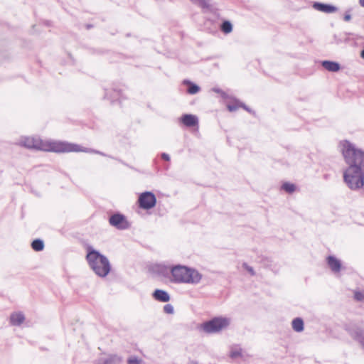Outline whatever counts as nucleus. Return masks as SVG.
Listing matches in <instances>:
<instances>
[{
	"instance_id": "obj_5",
	"label": "nucleus",
	"mask_w": 364,
	"mask_h": 364,
	"mask_svg": "<svg viewBox=\"0 0 364 364\" xmlns=\"http://www.w3.org/2000/svg\"><path fill=\"white\" fill-rule=\"evenodd\" d=\"M230 323V318L218 316L203 323L201 329L207 333H216L227 328Z\"/></svg>"
},
{
	"instance_id": "obj_13",
	"label": "nucleus",
	"mask_w": 364,
	"mask_h": 364,
	"mask_svg": "<svg viewBox=\"0 0 364 364\" xmlns=\"http://www.w3.org/2000/svg\"><path fill=\"white\" fill-rule=\"evenodd\" d=\"M122 357L116 354H112L106 358H100L97 361V364H121Z\"/></svg>"
},
{
	"instance_id": "obj_29",
	"label": "nucleus",
	"mask_w": 364,
	"mask_h": 364,
	"mask_svg": "<svg viewBox=\"0 0 364 364\" xmlns=\"http://www.w3.org/2000/svg\"><path fill=\"white\" fill-rule=\"evenodd\" d=\"M213 91L220 94L224 99H226L228 97V95L220 88L214 87L213 88Z\"/></svg>"
},
{
	"instance_id": "obj_8",
	"label": "nucleus",
	"mask_w": 364,
	"mask_h": 364,
	"mask_svg": "<svg viewBox=\"0 0 364 364\" xmlns=\"http://www.w3.org/2000/svg\"><path fill=\"white\" fill-rule=\"evenodd\" d=\"M346 330L351 336V337L360 342L364 348V331L363 330L355 324H349L346 326Z\"/></svg>"
},
{
	"instance_id": "obj_3",
	"label": "nucleus",
	"mask_w": 364,
	"mask_h": 364,
	"mask_svg": "<svg viewBox=\"0 0 364 364\" xmlns=\"http://www.w3.org/2000/svg\"><path fill=\"white\" fill-rule=\"evenodd\" d=\"M86 259L90 267L100 277H105L111 271V264L107 257L92 247H87Z\"/></svg>"
},
{
	"instance_id": "obj_17",
	"label": "nucleus",
	"mask_w": 364,
	"mask_h": 364,
	"mask_svg": "<svg viewBox=\"0 0 364 364\" xmlns=\"http://www.w3.org/2000/svg\"><path fill=\"white\" fill-rule=\"evenodd\" d=\"M291 326L294 331L301 332L304 330V321L301 318L297 317L293 319Z\"/></svg>"
},
{
	"instance_id": "obj_35",
	"label": "nucleus",
	"mask_w": 364,
	"mask_h": 364,
	"mask_svg": "<svg viewBox=\"0 0 364 364\" xmlns=\"http://www.w3.org/2000/svg\"><path fill=\"white\" fill-rule=\"evenodd\" d=\"M360 57L364 59V49L360 52Z\"/></svg>"
},
{
	"instance_id": "obj_34",
	"label": "nucleus",
	"mask_w": 364,
	"mask_h": 364,
	"mask_svg": "<svg viewBox=\"0 0 364 364\" xmlns=\"http://www.w3.org/2000/svg\"><path fill=\"white\" fill-rule=\"evenodd\" d=\"M358 3L360 6L364 7V0H359Z\"/></svg>"
},
{
	"instance_id": "obj_30",
	"label": "nucleus",
	"mask_w": 364,
	"mask_h": 364,
	"mask_svg": "<svg viewBox=\"0 0 364 364\" xmlns=\"http://www.w3.org/2000/svg\"><path fill=\"white\" fill-rule=\"evenodd\" d=\"M350 11H351L350 9H348V11H346L343 16V20L346 22H348L351 20V15L350 14Z\"/></svg>"
},
{
	"instance_id": "obj_23",
	"label": "nucleus",
	"mask_w": 364,
	"mask_h": 364,
	"mask_svg": "<svg viewBox=\"0 0 364 364\" xmlns=\"http://www.w3.org/2000/svg\"><path fill=\"white\" fill-rule=\"evenodd\" d=\"M143 360L136 356H130L127 359V364H142Z\"/></svg>"
},
{
	"instance_id": "obj_19",
	"label": "nucleus",
	"mask_w": 364,
	"mask_h": 364,
	"mask_svg": "<svg viewBox=\"0 0 364 364\" xmlns=\"http://www.w3.org/2000/svg\"><path fill=\"white\" fill-rule=\"evenodd\" d=\"M183 84L188 85L187 89V92L191 95L196 94L200 90V87L196 84L191 82L188 80H184L183 82Z\"/></svg>"
},
{
	"instance_id": "obj_25",
	"label": "nucleus",
	"mask_w": 364,
	"mask_h": 364,
	"mask_svg": "<svg viewBox=\"0 0 364 364\" xmlns=\"http://www.w3.org/2000/svg\"><path fill=\"white\" fill-rule=\"evenodd\" d=\"M241 355H242V349L241 348L232 349V350L230 351V356L232 358H236L240 357Z\"/></svg>"
},
{
	"instance_id": "obj_32",
	"label": "nucleus",
	"mask_w": 364,
	"mask_h": 364,
	"mask_svg": "<svg viewBox=\"0 0 364 364\" xmlns=\"http://www.w3.org/2000/svg\"><path fill=\"white\" fill-rule=\"evenodd\" d=\"M355 297L357 300L360 301L363 299V294L361 293H356Z\"/></svg>"
},
{
	"instance_id": "obj_7",
	"label": "nucleus",
	"mask_w": 364,
	"mask_h": 364,
	"mask_svg": "<svg viewBox=\"0 0 364 364\" xmlns=\"http://www.w3.org/2000/svg\"><path fill=\"white\" fill-rule=\"evenodd\" d=\"M109 223L118 230H127L130 226L126 217L119 213L112 215L109 218Z\"/></svg>"
},
{
	"instance_id": "obj_2",
	"label": "nucleus",
	"mask_w": 364,
	"mask_h": 364,
	"mask_svg": "<svg viewBox=\"0 0 364 364\" xmlns=\"http://www.w3.org/2000/svg\"><path fill=\"white\" fill-rule=\"evenodd\" d=\"M20 144L28 149H34L56 153L86 152L106 156L101 151L92 149L84 148L77 144L67 141H43L34 137H24L21 140Z\"/></svg>"
},
{
	"instance_id": "obj_27",
	"label": "nucleus",
	"mask_w": 364,
	"mask_h": 364,
	"mask_svg": "<svg viewBox=\"0 0 364 364\" xmlns=\"http://www.w3.org/2000/svg\"><path fill=\"white\" fill-rule=\"evenodd\" d=\"M164 311L166 314H172L174 312L173 306L170 304H166L164 306Z\"/></svg>"
},
{
	"instance_id": "obj_4",
	"label": "nucleus",
	"mask_w": 364,
	"mask_h": 364,
	"mask_svg": "<svg viewBox=\"0 0 364 364\" xmlns=\"http://www.w3.org/2000/svg\"><path fill=\"white\" fill-rule=\"evenodd\" d=\"M202 275L196 269L183 265L171 267L170 281L175 284H198Z\"/></svg>"
},
{
	"instance_id": "obj_18",
	"label": "nucleus",
	"mask_w": 364,
	"mask_h": 364,
	"mask_svg": "<svg viewBox=\"0 0 364 364\" xmlns=\"http://www.w3.org/2000/svg\"><path fill=\"white\" fill-rule=\"evenodd\" d=\"M122 97V91L120 90L114 89L112 94H109L108 90H105V97L114 102L117 100L120 99Z\"/></svg>"
},
{
	"instance_id": "obj_1",
	"label": "nucleus",
	"mask_w": 364,
	"mask_h": 364,
	"mask_svg": "<svg viewBox=\"0 0 364 364\" xmlns=\"http://www.w3.org/2000/svg\"><path fill=\"white\" fill-rule=\"evenodd\" d=\"M341 151L348 167L343 172V181L352 191H357L364 185V151L350 143H340Z\"/></svg>"
},
{
	"instance_id": "obj_26",
	"label": "nucleus",
	"mask_w": 364,
	"mask_h": 364,
	"mask_svg": "<svg viewBox=\"0 0 364 364\" xmlns=\"http://www.w3.org/2000/svg\"><path fill=\"white\" fill-rule=\"evenodd\" d=\"M240 103L238 101H235L233 104L228 105L227 107L230 112H235L240 107Z\"/></svg>"
},
{
	"instance_id": "obj_21",
	"label": "nucleus",
	"mask_w": 364,
	"mask_h": 364,
	"mask_svg": "<svg viewBox=\"0 0 364 364\" xmlns=\"http://www.w3.org/2000/svg\"><path fill=\"white\" fill-rule=\"evenodd\" d=\"M220 29L224 33H229L232 30V25L229 21H224L220 26Z\"/></svg>"
},
{
	"instance_id": "obj_33",
	"label": "nucleus",
	"mask_w": 364,
	"mask_h": 364,
	"mask_svg": "<svg viewBox=\"0 0 364 364\" xmlns=\"http://www.w3.org/2000/svg\"><path fill=\"white\" fill-rule=\"evenodd\" d=\"M240 107L244 108L245 110H247L249 112H252V110L249 109L245 104L240 103Z\"/></svg>"
},
{
	"instance_id": "obj_9",
	"label": "nucleus",
	"mask_w": 364,
	"mask_h": 364,
	"mask_svg": "<svg viewBox=\"0 0 364 364\" xmlns=\"http://www.w3.org/2000/svg\"><path fill=\"white\" fill-rule=\"evenodd\" d=\"M312 7L315 10L325 14H332L338 11V8L336 6L321 2H314Z\"/></svg>"
},
{
	"instance_id": "obj_28",
	"label": "nucleus",
	"mask_w": 364,
	"mask_h": 364,
	"mask_svg": "<svg viewBox=\"0 0 364 364\" xmlns=\"http://www.w3.org/2000/svg\"><path fill=\"white\" fill-rule=\"evenodd\" d=\"M242 267L246 269L252 276L255 275L254 269L251 266L248 265L246 262L242 264Z\"/></svg>"
},
{
	"instance_id": "obj_20",
	"label": "nucleus",
	"mask_w": 364,
	"mask_h": 364,
	"mask_svg": "<svg viewBox=\"0 0 364 364\" xmlns=\"http://www.w3.org/2000/svg\"><path fill=\"white\" fill-rule=\"evenodd\" d=\"M31 247L36 252L42 251L44 248L43 241L41 239H36L31 242Z\"/></svg>"
},
{
	"instance_id": "obj_24",
	"label": "nucleus",
	"mask_w": 364,
	"mask_h": 364,
	"mask_svg": "<svg viewBox=\"0 0 364 364\" xmlns=\"http://www.w3.org/2000/svg\"><path fill=\"white\" fill-rule=\"evenodd\" d=\"M193 3L199 5L202 8H208L210 6L209 0H191Z\"/></svg>"
},
{
	"instance_id": "obj_14",
	"label": "nucleus",
	"mask_w": 364,
	"mask_h": 364,
	"mask_svg": "<svg viewBox=\"0 0 364 364\" xmlns=\"http://www.w3.org/2000/svg\"><path fill=\"white\" fill-rule=\"evenodd\" d=\"M152 295L156 301L161 302H168L170 300L169 294L164 290L156 289Z\"/></svg>"
},
{
	"instance_id": "obj_11",
	"label": "nucleus",
	"mask_w": 364,
	"mask_h": 364,
	"mask_svg": "<svg viewBox=\"0 0 364 364\" xmlns=\"http://www.w3.org/2000/svg\"><path fill=\"white\" fill-rule=\"evenodd\" d=\"M327 264L331 271L334 273L339 272L341 269V263L339 259H338L334 256H328L326 259Z\"/></svg>"
},
{
	"instance_id": "obj_15",
	"label": "nucleus",
	"mask_w": 364,
	"mask_h": 364,
	"mask_svg": "<svg viewBox=\"0 0 364 364\" xmlns=\"http://www.w3.org/2000/svg\"><path fill=\"white\" fill-rule=\"evenodd\" d=\"M321 65L328 71L337 72L340 70V64L337 62L331 60H323L321 62Z\"/></svg>"
},
{
	"instance_id": "obj_16",
	"label": "nucleus",
	"mask_w": 364,
	"mask_h": 364,
	"mask_svg": "<svg viewBox=\"0 0 364 364\" xmlns=\"http://www.w3.org/2000/svg\"><path fill=\"white\" fill-rule=\"evenodd\" d=\"M24 320V315L21 312L14 313L10 316V323L13 326H20Z\"/></svg>"
},
{
	"instance_id": "obj_31",
	"label": "nucleus",
	"mask_w": 364,
	"mask_h": 364,
	"mask_svg": "<svg viewBox=\"0 0 364 364\" xmlns=\"http://www.w3.org/2000/svg\"><path fill=\"white\" fill-rule=\"evenodd\" d=\"M161 159L166 161H170V156L168 154L166 153H162L161 155Z\"/></svg>"
},
{
	"instance_id": "obj_22",
	"label": "nucleus",
	"mask_w": 364,
	"mask_h": 364,
	"mask_svg": "<svg viewBox=\"0 0 364 364\" xmlns=\"http://www.w3.org/2000/svg\"><path fill=\"white\" fill-rule=\"evenodd\" d=\"M282 188L288 193H292L295 191L296 186L293 183L286 182L282 184Z\"/></svg>"
},
{
	"instance_id": "obj_10",
	"label": "nucleus",
	"mask_w": 364,
	"mask_h": 364,
	"mask_svg": "<svg viewBox=\"0 0 364 364\" xmlns=\"http://www.w3.org/2000/svg\"><path fill=\"white\" fill-rule=\"evenodd\" d=\"M181 122L188 127H193L198 124V119L196 115L185 114L181 117Z\"/></svg>"
},
{
	"instance_id": "obj_6",
	"label": "nucleus",
	"mask_w": 364,
	"mask_h": 364,
	"mask_svg": "<svg viewBox=\"0 0 364 364\" xmlns=\"http://www.w3.org/2000/svg\"><path fill=\"white\" fill-rule=\"evenodd\" d=\"M138 203L139 208L144 210H149L156 205V198L152 192L145 191L139 195Z\"/></svg>"
},
{
	"instance_id": "obj_12",
	"label": "nucleus",
	"mask_w": 364,
	"mask_h": 364,
	"mask_svg": "<svg viewBox=\"0 0 364 364\" xmlns=\"http://www.w3.org/2000/svg\"><path fill=\"white\" fill-rule=\"evenodd\" d=\"M154 271L159 276L164 277H168L170 274L171 275V267L162 264H156L154 267Z\"/></svg>"
}]
</instances>
